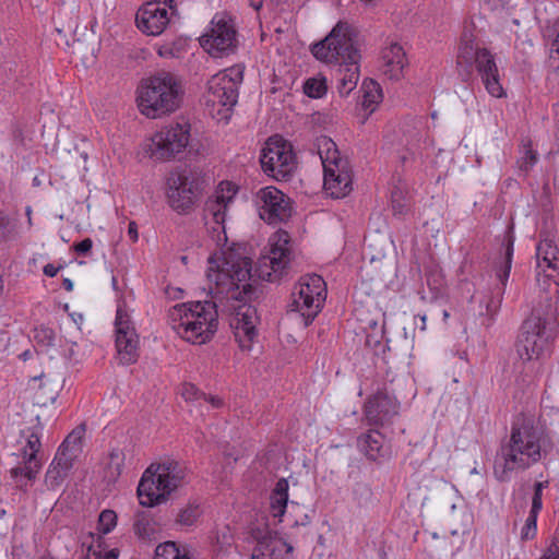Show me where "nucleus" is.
I'll return each mask as SVG.
<instances>
[{
  "label": "nucleus",
  "mask_w": 559,
  "mask_h": 559,
  "mask_svg": "<svg viewBox=\"0 0 559 559\" xmlns=\"http://www.w3.org/2000/svg\"><path fill=\"white\" fill-rule=\"evenodd\" d=\"M260 163L263 171L275 180H286L296 168V156L290 143L281 136H271L262 148Z\"/></svg>",
  "instance_id": "nucleus-12"
},
{
  "label": "nucleus",
  "mask_w": 559,
  "mask_h": 559,
  "mask_svg": "<svg viewBox=\"0 0 559 559\" xmlns=\"http://www.w3.org/2000/svg\"><path fill=\"white\" fill-rule=\"evenodd\" d=\"M457 64L462 68H475V70H497L495 55L486 48L474 45L472 35L464 34L461 38Z\"/></svg>",
  "instance_id": "nucleus-18"
},
{
  "label": "nucleus",
  "mask_w": 559,
  "mask_h": 559,
  "mask_svg": "<svg viewBox=\"0 0 559 559\" xmlns=\"http://www.w3.org/2000/svg\"><path fill=\"white\" fill-rule=\"evenodd\" d=\"M502 245L506 247L504 251V263L503 265L497 271V277L501 282L502 286H506L507 281L510 275L511 265H512V258H513V245H514V236L512 235V231H508L503 238Z\"/></svg>",
  "instance_id": "nucleus-33"
},
{
  "label": "nucleus",
  "mask_w": 559,
  "mask_h": 559,
  "mask_svg": "<svg viewBox=\"0 0 559 559\" xmlns=\"http://www.w3.org/2000/svg\"><path fill=\"white\" fill-rule=\"evenodd\" d=\"M287 233H278L270 239V250L263 254L252 273V261L233 251L224 252L222 263L209 259L207 280L210 293L231 300H245L252 293L251 278L255 275L262 281L280 280L290 262V249Z\"/></svg>",
  "instance_id": "nucleus-1"
},
{
  "label": "nucleus",
  "mask_w": 559,
  "mask_h": 559,
  "mask_svg": "<svg viewBox=\"0 0 559 559\" xmlns=\"http://www.w3.org/2000/svg\"><path fill=\"white\" fill-rule=\"evenodd\" d=\"M133 530L141 539H153L157 533L156 523L146 511H138L134 516Z\"/></svg>",
  "instance_id": "nucleus-32"
},
{
  "label": "nucleus",
  "mask_w": 559,
  "mask_h": 559,
  "mask_svg": "<svg viewBox=\"0 0 559 559\" xmlns=\"http://www.w3.org/2000/svg\"><path fill=\"white\" fill-rule=\"evenodd\" d=\"M16 225L0 211V243L16 237Z\"/></svg>",
  "instance_id": "nucleus-41"
},
{
  "label": "nucleus",
  "mask_w": 559,
  "mask_h": 559,
  "mask_svg": "<svg viewBox=\"0 0 559 559\" xmlns=\"http://www.w3.org/2000/svg\"><path fill=\"white\" fill-rule=\"evenodd\" d=\"M323 165V186L334 199L346 197L352 191V174L348 162L341 157L332 139L321 135L316 143Z\"/></svg>",
  "instance_id": "nucleus-7"
},
{
  "label": "nucleus",
  "mask_w": 559,
  "mask_h": 559,
  "mask_svg": "<svg viewBox=\"0 0 559 559\" xmlns=\"http://www.w3.org/2000/svg\"><path fill=\"white\" fill-rule=\"evenodd\" d=\"M62 286L66 290L71 292L73 289V282L70 278H64Z\"/></svg>",
  "instance_id": "nucleus-57"
},
{
  "label": "nucleus",
  "mask_w": 559,
  "mask_h": 559,
  "mask_svg": "<svg viewBox=\"0 0 559 559\" xmlns=\"http://www.w3.org/2000/svg\"><path fill=\"white\" fill-rule=\"evenodd\" d=\"M304 92L312 98H320L326 93V82L324 78H311L304 84Z\"/></svg>",
  "instance_id": "nucleus-38"
},
{
  "label": "nucleus",
  "mask_w": 559,
  "mask_h": 559,
  "mask_svg": "<svg viewBox=\"0 0 559 559\" xmlns=\"http://www.w3.org/2000/svg\"><path fill=\"white\" fill-rule=\"evenodd\" d=\"M368 324H369L370 326H373V325H376V324H377V321H376V320H373V319H370V320L368 321Z\"/></svg>",
  "instance_id": "nucleus-62"
},
{
  "label": "nucleus",
  "mask_w": 559,
  "mask_h": 559,
  "mask_svg": "<svg viewBox=\"0 0 559 559\" xmlns=\"http://www.w3.org/2000/svg\"><path fill=\"white\" fill-rule=\"evenodd\" d=\"M252 536L257 540V546L253 549L251 559H281L280 554L283 550H286V552L293 550L292 546L266 527L253 530Z\"/></svg>",
  "instance_id": "nucleus-21"
},
{
  "label": "nucleus",
  "mask_w": 559,
  "mask_h": 559,
  "mask_svg": "<svg viewBox=\"0 0 559 559\" xmlns=\"http://www.w3.org/2000/svg\"><path fill=\"white\" fill-rule=\"evenodd\" d=\"M181 396L189 403L198 402L200 404L202 401H207V395L192 383H185L182 385Z\"/></svg>",
  "instance_id": "nucleus-43"
},
{
  "label": "nucleus",
  "mask_w": 559,
  "mask_h": 559,
  "mask_svg": "<svg viewBox=\"0 0 559 559\" xmlns=\"http://www.w3.org/2000/svg\"><path fill=\"white\" fill-rule=\"evenodd\" d=\"M499 304H500V301H498L497 304H493V302L488 304L487 305L488 313H490V314L495 313L498 310V308H499Z\"/></svg>",
  "instance_id": "nucleus-58"
},
{
  "label": "nucleus",
  "mask_w": 559,
  "mask_h": 559,
  "mask_svg": "<svg viewBox=\"0 0 559 559\" xmlns=\"http://www.w3.org/2000/svg\"><path fill=\"white\" fill-rule=\"evenodd\" d=\"M355 311H356V314H357L358 319L362 320V318H361V314H362L361 313V309L360 308H356Z\"/></svg>",
  "instance_id": "nucleus-61"
},
{
  "label": "nucleus",
  "mask_w": 559,
  "mask_h": 559,
  "mask_svg": "<svg viewBox=\"0 0 559 559\" xmlns=\"http://www.w3.org/2000/svg\"><path fill=\"white\" fill-rule=\"evenodd\" d=\"M259 321L257 309L250 305H241L230 321L236 341L241 349L249 350L257 336V323Z\"/></svg>",
  "instance_id": "nucleus-20"
},
{
  "label": "nucleus",
  "mask_w": 559,
  "mask_h": 559,
  "mask_svg": "<svg viewBox=\"0 0 559 559\" xmlns=\"http://www.w3.org/2000/svg\"><path fill=\"white\" fill-rule=\"evenodd\" d=\"M399 408L396 399L381 389L365 403V416L370 425H383L399 414Z\"/></svg>",
  "instance_id": "nucleus-19"
},
{
  "label": "nucleus",
  "mask_w": 559,
  "mask_h": 559,
  "mask_svg": "<svg viewBox=\"0 0 559 559\" xmlns=\"http://www.w3.org/2000/svg\"><path fill=\"white\" fill-rule=\"evenodd\" d=\"M117 524V514L112 510H104L98 518V531L102 534L110 533Z\"/></svg>",
  "instance_id": "nucleus-42"
},
{
  "label": "nucleus",
  "mask_w": 559,
  "mask_h": 559,
  "mask_svg": "<svg viewBox=\"0 0 559 559\" xmlns=\"http://www.w3.org/2000/svg\"><path fill=\"white\" fill-rule=\"evenodd\" d=\"M138 496L143 507H155L167 501L168 497L157 481L154 464L144 472L138 485Z\"/></svg>",
  "instance_id": "nucleus-22"
},
{
  "label": "nucleus",
  "mask_w": 559,
  "mask_h": 559,
  "mask_svg": "<svg viewBox=\"0 0 559 559\" xmlns=\"http://www.w3.org/2000/svg\"><path fill=\"white\" fill-rule=\"evenodd\" d=\"M353 28L345 22H338L324 39L311 47L316 59L333 66H358L360 50L354 39Z\"/></svg>",
  "instance_id": "nucleus-5"
},
{
  "label": "nucleus",
  "mask_w": 559,
  "mask_h": 559,
  "mask_svg": "<svg viewBox=\"0 0 559 559\" xmlns=\"http://www.w3.org/2000/svg\"><path fill=\"white\" fill-rule=\"evenodd\" d=\"M69 472L60 466H57L53 463H50L46 475H45V484L48 489H57L59 488L66 478L69 476Z\"/></svg>",
  "instance_id": "nucleus-35"
},
{
  "label": "nucleus",
  "mask_w": 559,
  "mask_h": 559,
  "mask_svg": "<svg viewBox=\"0 0 559 559\" xmlns=\"http://www.w3.org/2000/svg\"><path fill=\"white\" fill-rule=\"evenodd\" d=\"M359 72H352L348 79H342V86L346 90V93H349L357 84Z\"/></svg>",
  "instance_id": "nucleus-49"
},
{
  "label": "nucleus",
  "mask_w": 559,
  "mask_h": 559,
  "mask_svg": "<svg viewBox=\"0 0 559 559\" xmlns=\"http://www.w3.org/2000/svg\"><path fill=\"white\" fill-rule=\"evenodd\" d=\"M243 72H216L207 81L204 105L207 114L216 121L227 123L238 100V87Z\"/></svg>",
  "instance_id": "nucleus-6"
},
{
  "label": "nucleus",
  "mask_w": 559,
  "mask_h": 559,
  "mask_svg": "<svg viewBox=\"0 0 559 559\" xmlns=\"http://www.w3.org/2000/svg\"><path fill=\"white\" fill-rule=\"evenodd\" d=\"M175 0L146 2L136 12V26L147 35L157 36L162 34L170 22V14H175Z\"/></svg>",
  "instance_id": "nucleus-14"
},
{
  "label": "nucleus",
  "mask_w": 559,
  "mask_h": 559,
  "mask_svg": "<svg viewBox=\"0 0 559 559\" xmlns=\"http://www.w3.org/2000/svg\"><path fill=\"white\" fill-rule=\"evenodd\" d=\"M263 1H264V0H249L250 5H251L254 10H260V9L262 8Z\"/></svg>",
  "instance_id": "nucleus-59"
},
{
  "label": "nucleus",
  "mask_w": 559,
  "mask_h": 559,
  "mask_svg": "<svg viewBox=\"0 0 559 559\" xmlns=\"http://www.w3.org/2000/svg\"><path fill=\"white\" fill-rule=\"evenodd\" d=\"M383 437L377 430H370L357 440L358 448L370 460H377L382 449Z\"/></svg>",
  "instance_id": "nucleus-30"
},
{
  "label": "nucleus",
  "mask_w": 559,
  "mask_h": 559,
  "mask_svg": "<svg viewBox=\"0 0 559 559\" xmlns=\"http://www.w3.org/2000/svg\"><path fill=\"white\" fill-rule=\"evenodd\" d=\"M199 197L195 177L187 171H173L168 178L167 198L169 205L178 213L186 214L194 205Z\"/></svg>",
  "instance_id": "nucleus-13"
},
{
  "label": "nucleus",
  "mask_w": 559,
  "mask_h": 559,
  "mask_svg": "<svg viewBox=\"0 0 559 559\" xmlns=\"http://www.w3.org/2000/svg\"><path fill=\"white\" fill-rule=\"evenodd\" d=\"M537 267L543 272L546 269L557 271L559 269V249L551 239L540 240L537 250Z\"/></svg>",
  "instance_id": "nucleus-26"
},
{
  "label": "nucleus",
  "mask_w": 559,
  "mask_h": 559,
  "mask_svg": "<svg viewBox=\"0 0 559 559\" xmlns=\"http://www.w3.org/2000/svg\"><path fill=\"white\" fill-rule=\"evenodd\" d=\"M35 340L46 346L53 345L55 333L51 329L41 326L35 330Z\"/></svg>",
  "instance_id": "nucleus-45"
},
{
  "label": "nucleus",
  "mask_w": 559,
  "mask_h": 559,
  "mask_svg": "<svg viewBox=\"0 0 559 559\" xmlns=\"http://www.w3.org/2000/svg\"><path fill=\"white\" fill-rule=\"evenodd\" d=\"M288 487L287 479L281 478L271 493V511L274 518H282L285 514L288 502Z\"/></svg>",
  "instance_id": "nucleus-29"
},
{
  "label": "nucleus",
  "mask_w": 559,
  "mask_h": 559,
  "mask_svg": "<svg viewBox=\"0 0 559 559\" xmlns=\"http://www.w3.org/2000/svg\"><path fill=\"white\" fill-rule=\"evenodd\" d=\"M93 247V240L91 238H85L82 241L74 245V250L78 254H87Z\"/></svg>",
  "instance_id": "nucleus-47"
},
{
  "label": "nucleus",
  "mask_w": 559,
  "mask_h": 559,
  "mask_svg": "<svg viewBox=\"0 0 559 559\" xmlns=\"http://www.w3.org/2000/svg\"><path fill=\"white\" fill-rule=\"evenodd\" d=\"M40 447L39 429H28L26 432V444L22 449L23 465L15 466L10 471L11 477L21 488L26 486V484H22L23 479L33 481L41 468V462L37 457Z\"/></svg>",
  "instance_id": "nucleus-16"
},
{
  "label": "nucleus",
  "mask_w": 559,
  "mask_h": 559,
  "mask_svg": "<svg viewBox=\"0 0 559 559\" xmlns=\"http://www.w3.org/2000/svg\"><path fill=\"white\" fill-rule=\"evenodd\" d=\"M551 52L557 53L559 56V23H558L557 36L551 46Z\"/></svg>",
  "instance_id": "nucleus-56"
},
{
  "label": "nucleus",
  "mask_w": 559,
  "mask_h": 559,
  "mask_svg": "<svg viewBox=\"0 0 559 559\" xmlns=\"http://www.w3.org/2000/svg\"><path fill=\"white\" fill-rule=\"evenodd\" d=\"M83 429H74L59 447L51 463L71 472L74 462L82 452L81 440L83 437Z\"/></svg>",
  "instance_id": "nucleus-24"
},
{
  "label": "nucleus",
  "mask_w": 559,
  "mask_h": 559,
  "mask_svg": "<svg viewBox=\"0 0 559 559\" xmlns=\"http://www.w3.org/2000/svg\"><path fill=\"white\" fill-rule=\"evenodd\" d=\"M215 559H237V551L229 528H226L217 536Z\"/></svg>",
  "instance_id": "nucleus-34"
},
{
  "label": "nucleus",
  "mask_w": 559,
  "mask_h": 559,
  "mask_svg": "<svg viewBox=\"0 0 559 559\" xmlns=\"http://www.w3.org/2000/svg\"><path fill=\"white\" fill-rule=\"evenodd\" d=\"M61 269V266H55L53 264H46L44 266V274L48 277H53L57 275V273L59 272V270Z\"/></svg>",
  "instance_id": "nucleus-52"
},
{
  "label": "nucleus",
  "mask_w": 559,
  "mask_h": 559,
  "mask_svg": "<svg viewBox=\"0 0 559 559\" xmlns=\"http://www.w3.org/2000/svg\"><path fill=\"white\" fill-rule=\"evenodd\" d=\"M229 70H235V68H229ZM225 71H228V68H225Z\"/></svg>",
  "instance_id": "nucleus-63"
},
{
  "label": "nucleus",
  "mask_w": 559,
  "mask_h": 559,
  "mask_svg": "<svg viewBox=\"0 0 559 559\" xmlns=\"http://www.w3.org/2000/svg\"><path fill=\"white\" fill-rule=\"evenodd\" d=\"M381 59L384 67L391 70H404L408 66L406 53L403 47L397 43H390L383 47Z\"/></svg>",
  "instance_id": "nucleus-27"
},
{
  "label": "nucleus",
  "mask_w": 559,
  "mask_h": 559,
  "mask_svg": "<svg viewBox=\"0 0 559 559\" xmlns=\"http://www.w3.org/2000/svg\"><path fill=\"white\" fill-rule=\"evenodd\" d=\"M128 236L132 240V242L138 241L139 234H138V226L135 222H130L128 226Z\"/></svg>",
  "instance_id": "nucleus-51"
},
{
  "label": "nucleus",
  "mask_w": 559,
  "mask_h": 559,
  "mask_svg": "<svg viewBox=\"0 0 559 559\" xmlns=\"http://www.w3.org/2000/svg\"><path fill=\"white\" fill-rule=\"evenodd\" d=\"M481 81L491 96L497 98L506 96V91L500 83L499 72H481Z\"/></svg>",
  "instance_id": "nucleus-36"
},
{
  "label": "nucleus",
  "mask_w": 559,
  "mask_h": 559,
  "mask_svg": "<svg viewBox=\"0 0 559 559\" xmlns=\"http://www.w3.org/2000/svg\"><path fill=\"white\" fill-rule=\"evenodd\" d=\"M126 454L121 449L114 448L107 457L104 468V477L108 483H115L122 473Z\"/></svg>",
  "instance_id": "nucleus-31"
},
{
  "label": "nucleus",
  "mask_w": 559,
  "mask_h": 559,
  "mask_svg": "<svg viewBox=\"0 0 559 559\" xmlns=\"http://www.w3.org/2000/svg\"><path fill=\"white\" fill-rule=\"evenodd\" d=\"M116 348L119 362L124 366L133 365L140 357V340L129 316L121 309L116 316Z\"/></svg>",
  "instance_id": "nucleus-15"
},
{
  "label": "nucleus",
  "mask_w": 559,
  "mask_h": 559,
  "mask_svg": "<svg viewBox=\"0 0 559 559\" xmlns=\"http://www.w3.org/2000/svg\"><path fill=\"white\" fill-rule=\"evenodd\" d=\"M542 559H559V546L552 544Z\"/></svg>",
  "instance_id": "nucleus-50"
},
{
  "label": "nucleus",
  "mask_w": 559,
  "mask_h": 559,
  "mask_svg": "<svg viewBox=\"0 0 559 559\" xmlns=\"http://www.w3.org/2000/svg\"><path fill=\"white\" fill-rule=\"evenodd\" d=\"M169 319L175 332L192 344L209 342L218 329L217 307L212 300L178 304L170 309Z\"/></svg>",
  "instance_id": "nucleus-3"
},
{
  "label": "nucleus",
  "mask_w": 559,
  "mask_h": 559,
  "mask_svg": "<svg viewBox=\"0 0 559 559\" xmlns=\"http://www.w3.org/2000/svg\"><path fill=\"white\" fill-rule=\"evenodd\" d=\"M201 514L202 511L198 504H188L180 510L176 522L180 525L192 526Z\"/></svg>",
  "instance_id": "nucleus-39"
},
{
  "label": "nucleus",
  "mask_w": 559,
  "mask_h": 559,
  "mask_svg": "<svg viewBox=\"0 0 559 559\" xmlns=\"http://www.w3.org/2000/svg\"><path fill=\"white\" fill-rule=\"evenodd\" d=\"M257 204L260 217L269 224L288 219L292 210L282 191L275 187H265L257 193Z\"/></svg>",
  "instance_id": "nucleus-17"
},
{
  "label": "nucleus",
  "mask_w": 559,
  "mask_h": 559,
  "mask_svg": "<svg viewBox=\"0 0 559 559\" xmlns=\"http://www.w3.org/2000/svg\"><path fill=\"white\" fill-rule=\"evenodd\" d=\"M548 486V481L545 480V481H537L534 486V496H533V500H532V506H534V511H540L542 507H543V502H542V492H543V489L546 488Z\"/></svg>",
  "instance_id": "nucleus-46"
},
{
  "label": "nucleus",
  "mask_w": 559,
  "mask_h": 559,
  "mask_svg": "<svg viewBox=\"0 0 559 559\" xmlns=\"http://www.w3.org/2000/svg\"><path fill=\"white\" fill-rule=\"evenodd\" d=\"M186 94L183 80L174 72H155L142 79L135 91L139 111L157 119L177 111Z\"/></svg>",
  "instance_id": "nucleus-2"
},
{
  "label": "nucleus",
  "mask_w": 559,
  "mask_h": 559,
  "mask_svg": "<svg viewBox=\"0 0 559 559\" xmlns=\"http://www.w3.org/2000/svg\"><path fill=\"white\" fill-rule=\"evenodd\" d=\"M552 340L549 320L540 311L534 310L523 321L515 341V350L523 361L539 359Z\"/></svg>",
  "instance_id": "nucleus-8"
},
{
  "label": "nucleus",
  "mask_w": 559,
  "mask_h": 559,
  "mask_svg": "<svg viewBox=\"0 0 559 559\" xmlns=\"http://www.w3.org/2000/svg\"><path fill=\"white\" fill-rule=\"evenodd\" d=\"M539 511H534V506L531 508V512L528 518L526 519V523L522 530V538L530 539L533 538L536 532V520Z\"/></svg>",
  "instance_id": "nucleus-44"
},
{
  "label": "nucleus",
  "mask_w": 559,
  "mask_h": 559,
  "mask_svg": "<svg viewBox=\"0 0 559 559\" xmlns=\"http://www.w3.org/2000/svg\"><path fill=\"white\" fill-rule=\"evenodd\" d=\"M414 324L416 328H418L420 331L426 330V316L425 314H417L414 317Z\"/></svg>",
  "instance_id": "nucleus-53"
},
{
  "label": "nucleus",
  "mask_w": 559,
  "mask_h": 559,
  "mask_svg": "<svg viewBox=\"0 0 559 559\" xmlns=\"http://www.w3.org/2000/svg\"><path fill=\"white\" fill-rule=\"evenodd\" d=\"M26 214L28 216V224L31 225L32 224V218H31L32 210H31V207L26 209Z\"/></svg>",
  "instance_id": "nucleus-60"
},
{
  "label": "nucleus",
  "mask_w": 559,
  "mask_h": 559,
  "mask_svg": "<svg viewBox=\"0 0 559 559\" xmlns=\"http://www.w3.org/2000/svg\"><path fill=\"white\" fill-rule=\"evenodd\" d=\"M362 107L372 114L383 99L380 84L372 79H365L361 85Z\"/></svg>",
  "instance_id": "nucleus-28"
},
{
  "label": "nucleus",
  "mask_w": 559,
  "mask_h": 559,
  "mask_svg": "<svg viewBox=\"0 0 559 559\" xmlns=\"http://www.w3.org/2000/svg\"><path fill=\"white\" fill-rule=\"evenodd\" d=\"M326 298V284L318 274L301 276L292 293L290 311L298 312L308 326L321 311Z\"/></svg>",
  "instance_id": "nucleus-9"
},
{
  "label": "nucleus",
  "mask_w": 559,
  "mask_h": 559,
  "mask_svg": "<svg viewBox=\"0 0 559 559\" xmlns=\"http://www.w3.org/2000/svg\"><path fill=\"white\" fill-rule=\"evenodd\" d=\"M84 559H102V542H98L96 546H90Z\"/></svg>",
  "instance_id": "nucleus-48"
},
{
  "label": "nucleus",
  "mask_w": 559,
  "mask_h": 559,
  "mask_svg": "<svg viewBox=\"0 0 559 559\" xmlns=\"http://www.w3.org/2000/svg\"><path fill=\"white\" fill-rule=\"evenodd\" d=\"M206 402H209L212 405V407H214V408H218L223 405V401L216 396H211V397L207 396Z\"/></svg>",
  "instance_id": "nucleus-55"
},
{
  "label": "nucleus",
  "mask_w": 559,
  "mask_h": 559,
  "mask_svg": "<svg viewBox=\"0 0 559 559\" xmlns=\"http://www.w3.org/2000/svg\"><path fill=\"white\" fill-rule=\"evenodd\" d=\"M157 481L167 497L186 483L187 468L177 461H165L154 466Z\"/></svg>",
  "instance_id": "nucleus-23"
},
{
  "label": "nucleus",
  "mask_w": 559,
  "mask_h": 559,
  "mask_svg": "<svg viewBox=\"0 0 559 559\" xmlns=\"http://www.w3.org/2000/svg\"><path fill=\"white\" fill-rule=\"evenodd\" d=\"M199 40L201 47L216 59L233 55L238 47L235 25L231 19L224 13L214 15L210 29Z\"/></svg>",
  "instance_id": "nucleus-11"
},
{
  "label": "nucleus",
  "mask_w": 559,
  "mask_h": 559,
  "mask_svg": "<svg viewBox=\"0 0 559 559\" xmlns=\"http://www.w3.org/2000/svg\"><path fill=\"white\" fill-rule=\"evenodd\" d=\"M190 131L191 126L187 121L165 126L151 136L146 153L154 160H170L186 150Z\"/></svg>",
  "instance_id": "nucleus-10"
},
{
  "label": "nucleus",
  "mask_w": 559,
  "mask_h": 559,
  "mask_svg": "<svg viewBox=\"0 0 559 559\" xmlns=\"http://www.w3.org/2000/svg\"><path fill=\"white\" fill-rule=\"evenodd\" d=\"M233 194H225L223 190L216 191L205 203V217H212L213 222L225 231V218L228 204L233 202Z\"/></svg>",
  "instance_id": "nucleus-25"
},
{
  "label": "nucleus",
  "mask_w": 559,
  "mask_h": 559,
  "mask_svg": "<svg viewBox=\"0 0 559 559\" xmlns=\"http://www.w3.org/2000/svg\"><path fill=\"white\" fill-rule=\"evenodd\" d=\"M501 463H497L496 474L500 480L507 479L508 472L525 469L540 460V437L531 423L513 426L508 445L501 448Z\"/></svg>",
  "instance_id": "nucleus-4"
},
{
  "label": "nucleus",
  "mask_w": 559,
  "mask_h": 559,
  "mask_svg": "<svg viewBox=\"0 0 559 559\" xmlns=\"http://www.w3.org/2000/svg\"><path fill=\"white\" fill-rule=\"evenodd\" d=\"M118 557H119L118 548H112L105 554L102 552V559H118Z\"/></svg>",
  "instance_id": "nucleus-54"
},
{
  "label": "nucleus",
  "mask_w": 559,
  "mask_h": 559,
  "mask_svg": "<svg viewBox=\"0 0 559 559\" xmlns=\"http://www.w3.org/2000/svg\"><path fill=\"white\" fill-rule=\"evenodd\" d=\"M156 559H191L187 552L181 554L176 544L168 542L156 548Z\"/></svg>",
  "instance_id": "nucleus-40"
},
{
  "label": "nucleus",
  "mask_w": 559,
  "mask_h": 559,
  "mask_svg": "<svg viewBox=\"0 0 559 559\" xmlns=\"http://www.w3.org/2000/svg\"><path fill=\"white\" fill-rule=\"evenodd\" d=\"M524 153L523 156H521L518 159V166L519 169L524 173L525 175L533 168V166L538 160L537 152L532 148V141L526 140L522 144Z\"/></svg>",
  "instance_id": "nucleus-37"
}]
</instances>
